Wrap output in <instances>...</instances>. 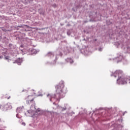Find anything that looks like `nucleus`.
Here are the masks:
<instances>
[{
    "mask_svg": "<svg viewBox=\"0 0 130 130\" xmlns=\"http://www.w3.org/2000/svg\"><path fill=\"white\" fill-rule=\"evenodd\" d=\"M1 121V119H0V121Z\"/></svg>",
    "mask_w": 130,
    "mask_h": 130,
    "instance_id": "nucleus-14",
    "label": "nucleus"
},
{
    "mask_svg": "<svg viewBox=\"0 0 130 130\" xmlns=\"http://www.w3.org/2000/svg\"><path fill=\"white\" fill-rule=\"evenodd\" d=\"M64 83L63 82H61V83H59L58 85H57L56 86H55L56 92L57 94H58V98H60L61 95L63 94V93H66V92L64 91L63 88H64Z\"/></svg>",
    "mask_w": 130,
    "mask_h": 130,
    "instance_id": "nucleus-2",
    "label": "nucleus"
},
{
    "mask_svg": "<svg viewBox=\"0 0 130 130\" xmlns=\"http://www.w3.org/2000/svg\"><path fill=\"white\" fill-rule=\"evenodd\" d=\"M26 100H27V103L29 104H30L31 103H33V101H34V98L31 95H29V96H27Z\"/></svg>",
    "mask_w": 130,
    "mask_h": 130,
    "instance_id": "nucleus-3",
    "label": "nucleus"
},
{
    "mask_svg": "<svg viewBox=\"0 0 130 130\" xmlns=\"http://www.w3.org/2000/svg\"><path fill=\"white\" fill-rule=\"evenodd\" d=\"M22 124H23V125H25V123H22Z\"/></svg>",
    "mask_w": 130,
    "mask_h": 130,
    "instance_id": "nucleus-11",
    "label": "nucleus"
},
{
    "mask_svg": "<svg viewBox=\"0 0 130 130\" xmlns=\"http://www.w3.org/2000/svg\"><path fill=\"white\" fill-rule=\"evenodd\" d=\"M38 111H39V112H40V110H37V112H38Z\"/></svg>",
    "mask_w": 130,
    "mask_h": 130,
    "instance_id": "nucleus-13",
    "label": "nucleus"
},
{
    "mask_svg": "<svg viewBox=\"0 0 130 130\" xmlns=\"http://www.w3.org/2000/svg\"><path fill=\"white\" fill-rule=\"evenodd\" d=\"M3 58V56H0V59Z\"/></svg>",
    "mask_w": 130,
    "mask_h": 130,
    "instance_id": "nucleus-12",
    "label": "nucleus"
},
{
    "mask_svg": "<svg viewBox=\"0 0 130 130\" xmlns=\"http://www.w3.org/2000/svg\"><path fill=\"white\" fill-rule=\"evenodd\" d=\"M21 61V60L20 58L17 59V60H16V61H19V63H20Z\"/></svg>",
    "mask_w": 130,
    "mask_h": 130,
    "instance_id": "nucleus-6",
    "label": "nucleus"
},
{
    "mask_svg": "<svg viewBox=\"0 0 130 130\" xmlns=\"http://www.w3.org/2000/svg\"><path fill=\"white\" fill-rule=\"evenodd\" d=\"M70 62L71 63H73L74 62V61L72 59H70Z\"/></svg>",
    "mask_w": 130,
    "mask_h": 130,
    "instance_id": "nucleus-8",
    "label": "nucleus"
},
{
    "mask_svg": "<svg viewBox=\"0 0 130 130\" xmlns=\"http://www.w3.org/2000/svg\"><path fill=\"white\" fill-rule=\"evenodd\" d=\"M114 77H118V79H117V84H126L127 82L130 83V77L126 76L124 77L123 76H121L122 75V71L119 70L116 71L114 73Z\"/></svg>",
    "mask_w": 130,
    "mask_h": 130,
    "instance_id": "nucleus-1",
    "label": "nucleus"
},
{
    "mask_svg": "<svg viewBox=\"0 0 130 130\" xmlns=\"http://www.w3.org/2000/svg\"><path fill=\"white\" fill-rule=\"evenodd\" d=\"M5 59H6V60L9 59V57H8V56H6V57H5Z\"/></svg>",
    "mask_w": 130,
    "mask_h": 130,
    "instance_id": "nucleus-9",
    "label": "nucleus"
},
{
    "mask_svg": "<svg viewBox=\"0 0 130 130\" xmlns=\"http://www.w3.org/2000/svg\"><path fill=\"white\" fill-rule=\"evenodd\" d=\"M18 27H20V28H21V27H23V26H22V25H20V26H18Z\"/></svg>",
    "mask_w": 130,
    "mask_h": 130,
    "instance_id": "nucleus-10",
    "label": "nucleus"
},
{
    "mask_svg": "<svg viewBox=\"0 0 130 130\" xmlns=\"http://www.w3.org/2000/svg\"><path fill=\"white\" fill-rule=\"evenodd\" d=\"M4 108H6V110L11 109L12 108V106L11 105H9V104H7L5 105H4Z\"/></svg>",
    "mask_w": 130,
    "mask_h": 130,
    "instance_id": "nucleus-5",
    "label": "nucleus"
},
{
    "mask_svg": "<svg viewBox=\"0 0 130 130\" xmlns=\"http://www.w3.org/2000/svg\"><path fill=\"white\" fill-rule=\"evenodd\" d=\"M0 108H1V107H0Z\"/></svg>",
    "mask_w": 130,
    "mask_h": 130,
    "instance_id": "nucleus-15",
    "label": "nucleus"
},
{
    "mask_svg": "<svg viewBox=\"0 0 130 130\" xmlns=\"http://www.w3.org/2000/svg\"><path fill=\"white\" fill-rule=\"evenodd\" d=\"M47 97L50 99V101H51V99L52 98H56V94H48Z\"/></svg>",
    "mask_w": 130,
    "mask_h": 130,
    "instance_id": "nucleus-4",
    "label": "nucleus"
},
{
    "mask_svg": "<svg viewBox=\"0 0 130 130\" xmlns=\"http://www.w3.org/2000/svg\"><path fill=\"white\" fill-rule=\"evenodd\" d=\"M5 98L9 100V99H10V98H11V96H5Z\"/></svg>",
    "mask_w": 130,
    "mask_h": 130,
    "instance_id": "nucleus-7",
    "label": "nucleus"
}]
</instances>
